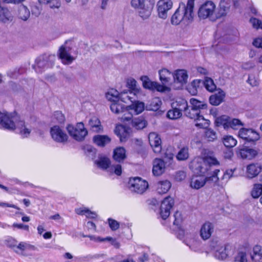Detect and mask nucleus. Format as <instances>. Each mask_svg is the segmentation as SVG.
Here are the masks:
<instances>
[{
	"instance_id": "f257e3e1",
	"label": "nucleus",
	"mask_w": 262,
	"mask_h": 262,
	"mask_svg": "<svg viewBox=\"0 0 262 262\" xmlns=\"http://www.w3.org/2000/svg\"><path fill=\"white\" fill-rule=\"evenodd\" d=\"M3 118V128L10 130H15L23 138L29 137L32 130L31 126L22 120L20 117L16 113H9L8 116L0 115Z\"/></svg>"
},
{
	"instance_id": "f03ea898",
	"label": "nucleus",
	"mask_w": 262,
	"mask_h": 262,
	"mask_svg": "<svg viewBox=\"0 0 262 262\" xmlns=\"http://www.w3.org/2000/svg\"><path fill=\"white\" fill-rule=\"evenodd\" d=\"M209 248L214 257L217 260L224 261H232L235 253V247L229 244H225L218 240H212Z\"/></svg>"
},
{
	"instance_id": "7ed1b4c3",
	"label": "nucleus",
	"mask_w": 262,
	"mask_h": 262,
	"mask_svg": "<svg viewBox=\"0 0 262 262\" xmlns=\"http://www.w3.org/2000/svg\"><path fill=\"white\" fill-rule=\"evenodd\" d=\"M106 99L111 102L110 108L112 112L119 114L123 113V116L128 114V106L125 105L119 101L118 97V92L114 89L110 90L105 94Z\"/></svg>"
},
{
	"instance_id": "20e7f679",
	"label": "nucleus",
	"mask_w": 262,
	"mask_h": 262,
	"mask_svg": "<svg viewBox=\"0 0 262 262\" xmlns=\"http://www.w3.org/2000/svg\"><path fill=\"white\" fill-rule=\"evenodd\" d=\"M219 172L220 170L215 169L213 171V174L208 177H205L204 175L194 176L191 179L190 186L193 189H199L207 182L216 184L219 180L217 174Z\"/></svg>"
},
{
	"instance_id": "39448f33",
	"label": "nucleus",
	"mask_w": 262,
	"mask_h": 262,
	"mask_svg": "<svg viewBox=\"0 0 262 262\" xmlns=\"http://www.w3.org/2000/svg\"><path fill=\"white\" fill-rule=\"evenodd\" d=\"M95 164L98 167L106 170L110 173H114L117 176L122 174V167L120 164H111L109 158L103 155H99L97 160L95 161Z\"/></svg>"
},
{
	"instance_id": "423d86ee",
	"label": "nucleus",
	"mask_w": 262,
	"mask_h": 262,
	"mask_svg": "<svg viewBox=\"0 0 262 262\" xmlns=\"http://www.w3.org/2000/svg\"><path fill=\"white\" fill-rule=\"evenodd\" d=\"M252 248L247 244L235 248L232 262H252Z\"/></svg>"
},
{
	"instance_id": "0eeeda50",
	"label": "nucleus",
	"mask_w": 262,
	"mask_h": 262,
	"mask_svg": "<svg viewBox=\"0 0 262 262\" xmlns=\"http://www.w3.org/2000/svg\"><path fill=\"white\" fill-rule=\"evenodd\" d=\"M182 112H184L186 116L189 113L187 102L185 99H181L177 101L176 103H173L172 109L167 113V117L170 119H177L182 116Z\"/></svg>"
},
{
	"instance_id": "6e6552de",
	"label": "nucleus",
	"mask_w": 262,
	"mask_h": 262,
	"mask_svg": "<svg viewBox=\"0 0 262 262\" xmlns=\"http://www.w3.org/2000/svg\"><path fill=\"white\" fill-rule=\"evenodd\" d=\"M56 57L54 55L44 54L36 58L33 68L37 73H41L45 69L52 67Z\"/></svg>"
},
{
	"instance_id": "1a4fd4ad",
	"label": "nucleus",
	"mask_w": 262,
	"mask_h": 262,
	"mask_svg": "<svg viewBox=\"0 0 262 262\" xmlns=\"http://www.w3.org/2000/svg\"><path fill=\"white\" fill-rule=\"evenodd\" d=\"M67 129L70 135L78 141L84 140L88 135V131L82 122L77 123L75 126L71 124L68 125Z\"/></svg>"
},
{
	"instance_id": "9d476101",
	"label": "nucleus",
	"mask_w": 262,
	"mask_h": 262,
	"mask_svg": "<svg viewBox=\"0 0 262 262\" xmlns=\"http://www.w3.org/2000/svg\"><path fill=\"white\" fill-rule=\"evenodd\" d=\"M195 0H187V4L181 2L172 16H193Z\"/></svg>"
},
{
	"instance_id": "9b49d317",
	"label": "nucleus",
	"mask_w": 262,
	"mask_h": 262,
	"mask_svg": "<svg viewBox=\"0 0 262 262\" xmlns=\"http://www.w3.org/2000/svg\"><path fill=\"white\" fill-rule=\"evenodd\" d=\"M144 103L139 101H136L135 99L132 104L128 106V114H125L121 117V120L123 122L129 121L132 119L133 115H138L142 113L144 110Z\"/></svg>"
},
{
	"instance_id": "f8f14e48",
	"label": "nucleus",
	"mask_w": 262,
	"mask_h": 262,
	"mask_svg": "<svg viewBox=\"0 0 262 262\" xmlns=\"http://www.w3.org/2000/svg\"><path fill=\"white\" fill-rule=\"evenodd\" d=\"M189 167L194 173L198 175H205L208 171V166L204 163V159L201 157L194 158Z\"/></svg>"
},
{
	"instance_id": "ddd939ff",
	"label": "nucleus",
	"mask_w": 262,
	"mask_h": 262,
	"mask_svg": "<svg viewBox=\"0 0 262 262\" xmlns=\"http://www.w3.org/2000/svg\"><path fill=\"white\" fill-rule=\"evenodd\" d=\"M129 188L132 191L142 194L148 187L147 181L139 177L130 178L128 182Z\"/></svg>"
},
{
	"instance_id": "4468645a",
	"label": "nucleus",
	"mask_w": 262,
	"mask_h": 262,
	"mask_svg": "<svg viewBox=\"0 0 262 262\" xmlns=\"http://www.w3.org/2000/svg\"><path fill=\"white\" fill-rule=\"evenodd\" d=\"M58 55L61 62L64 64H70L75 59L72 49L66 45H62L60 47Z\"/></svg>"
},
{
	"instance_id": "2eb2a0df",
	"label": "nucleus",
	"mask_w": 262,
	"mask_h": 262,
	"mask_svg": "<svg viewBox=\"0 0 262 262\" xmlns=\"http://www.w3.org/2000/svg\"><path fill=\"white\" fill-rule=\"evenodd\" d=\"M140 79L145 89L160 92H164L168 90V87L165 85L160 84L157 82L151 81L147 76H141Z\"/></svg>"
},
{
	"instance_id": "dca6fc26",
	"label": "nucleus",
	"mask_w": 262,
	"mask_h": 262,
	"mask_svg": "<svg viewBox=\"0 0 262 262\" xmlns=\"http://www.w3.org/2000/svg\"><path fill=\"white\" fill-rule=\"evenodd\" d=\"M238 137L246 142L254 143L259 139V134L251 128H242L238 132Z\"/></svg>"
},
{
	"instance_id": "f3484780",
	"label": "nucleus",
	"mask_w": 262,
	"mask_h": 262,
	"mask_svg": "<svg viewBox=\"0 0 262 262\" xmlns=\"http://www.w3.org/2000/svg\"><path fill=\"white\" fill-rule=\"evenodd\" d=\"M216 6L211 1H207L201 5L198 11V16H212L215 12Z\"/></svg>"
},
{
	"instance_id": "a211bd4d",
	"label": "nucleus",
	"mask_w": 262,
	"mask_h": 262,
	"mask_svg": "<svg viewBox=\"0 0 262 262\" xmlns=\"http://www.w3.org/2000/svg\"><path fill=\"white\" fill-rule=\"evenodd\" d=\"M52 138L56 142L64 143L68 140V136L59 126L55 125L50 129Z\"/></svg>"
},
{
	"instance_id": "6ab92c4d",
	"label": "nucleus",
	"mask_w": 262,
	"mask_h": 262,
	"mask_svg": "<svg viewBox=\"0 0 262 262\" xmlns=\"http://www.w3.org/2000/svg\"><path fill=\"white\" fill-rule=\"evenodd\" d=\"M173 205L174 200L170 196L166 197L162 202L160 214L163 220H166L169 216L170 210Z\"/></svg>"
},
{
	"instance_id": "aec40b11",
	"label": "nucleus",
	"mask_w": 262,
	"mask_h": 262,
	"mask_svg": "<svg viewBox=\"0 0 262 262\" xmlns=\"http://www.w3.org/2000/svg\"><path fill=\"white\" fill-rule=\"evenodd\" d=\"M172 6L173 2L171 0H159L156 5L159 16H167Z\"/></svg>"
},
{
	"instance_id": "412c9836",
	"label": "nucleus",
	"mask_w": 262,
	"mask_h": 262,
	"mask_svg": "<svg viewBox=\"0 0 262 262\" xmlns=\"http://www.w3.org/2000/svg\"><path fill=\"white\" fill-rule=\"evenodd\" d=\"M186 116L193 119L195 122V125L201 128H206L208 127L209 125V121L207 119H205L204 117L198 114V113H189L186 114Z\"/></svg>"
},
{
	"instance_id": "4be33fe9",
	"label": "nucleus",
	"mask_w": 262,
	"mask_h": 262,
	"mask_svg": "<svg viewBox=\"0 0 262 262\" xmlns=\"http://www.w3.org/2000/svg\"><path fill=\"white\" fill-rule=\"evenodd\" d=\"M148 140L154 152L160 153L162 149V146L161 139L159 135L156 133H150L148 135Z\"/></svg>"
},
{
	"instance_id": "5701e85b",
	"label": "nucleus",
	"mask_w": 262,
	"mask_h": 262,
	"mask_svg": "<svg viewBox=\"0 0 262 262\" xmlns=\"http://www.w3.org/2000/svg\"><path fill=\"white\" fill-rule=\"evenodd\" d=\"M173 78L175 83L179 84L177 89H180L187 81L188 74L184 70H178L173 74Z\"/></svg>"
},
{
	"instance_id": "b1692460",
	"label": "nucleus",
	"mask_w": 262,
	"mask_h": 262,
	"mask_svg": "<svg viewBox=\"0 0 262 262\" xmlns=\"http://www.w3.org/2000/svg\"><path fill=\"white\" fill-rule=\"evenodd\" d=\"M190 103L191 104V109L188 108V112L191 113H201V110L207 108V104L204 101H199L195 98H191L190 99Z\"/></svg>"
},
{
	"instance_id": "393cba45",
	"label": "nucleus",
	"mask_w": 262,
	"mask_h": 262,
	"mask_svg": "<svg viewBox=\"0 0 262 262\" xmlns=\"http://www.w3.org/2000/svg\"><path fill=\"white\" fill-rule=\"evenodd\" d=\"M257 155V151L252 148L247 147L238 148L237 155L241 156L242 159H252Z\"/></svg>"
},
{
	"instance_id": "a878e982",
	"label": "nucleus",
	"mask_w": 262,
	"mask_h": 262,
	"mask_svg": "<svg viewBox=\"0 0 262 262\" xmlns=\"http://www.w3.org/2000/svg\"><path fill=\"white\" fill-rule=\"evenodd\" d=\"M88 237H89L91 241L95 243H97L107 242H110L112 245L114 246L116 248H118L120 246V244L117 240L111 237H101L95 235H89Z\"/></svg>"
},
{
	"instance_id": "bb28decb",
	"label": "nucleus",
	"mask_w": 262,
	"mask_h": 262,
	"mask_svg": "<svg viewBox=\"0 0 262 262\" xmlns=\"http://www.w3.org/2000/svg\"><path fill=\"white\" fill-rule=\"evenodd\" d=\"M115 133L121 142H124L129 136L130 128L122 125H117Z\"/></svg>"
},
{
	"instance_id": "cd10ccee",
	"label": "nucleus",
	"mask_w": 262,
	"mask_h": 262,
	"mask_svg": "<svg viewBox=\"0 0 262 262\" xmlns=\"http://www.w3.org/2000/svg\"><path fill=\"white\" fill-rule=\"evenodd\" d=\"M165 169V163L162 159L156 158L154 160L152 172L155 176H160L164 172Z\"/></svg>"
},
{
	"instance_id": "c85d7f7f",
	"label": "nucleus",
	"mask_w": 262,
	"mask_h": 262,
	"mask_svg": "<svg viewBox=\"0 0 262 262\" xmlns=\"http://www.w3.org/2000/svg\"><path fill=\"white\" fill-rule=\"evenodd\" d=\"M214 227L212 224L210 222L204 223L200 230L201 237L204 239H208L213 231Z\"/></svg>"
},
{
	"instance_id": "c756f323",
	"label": "nucleus",
	"mask_w": 262,
	"mask_h": 262,
	"mask_svg": "<svg viewBox=\"0 0 262 262\" xmlns=\"http://www.w3.org/2000/svg\"><path fill=\"white\" fill-rule=\"evenodd\" d=\"M184 243L189 247V249L195 252H201L202 251V244L200 240L195 238H191L190 239H185Z\"/></svg>"
},
{
	"instance_id": "7c9ffc66",
	"label": "nucleus",
	"mask_w": 262,
	"mask_h": 262,
	"mask_svg": "<svg viewBox=\"0 0 262 262\" xmlns=\"http://www.w3.org/2000/svg\"><path fill=\"white\" fill-rule=\"evenodd\" d=\"M261 165L258 163H252L248 165L247 167V174L248 177L250 178L256 177L261 171Z\"/></svg>"
},
{
	"instance_id": "2f4dec72",
	"label": "nucleus",
	"mask_w": 262,
	"mask_h": 262,
	"mask_svg": "<svg viewBox=\"0 0 262 262\" xmlns=\"http://www.w3.org/2000/svg\"><path fill=\"white\" fill-rule=\"evenodd\" d=\"M159 78L162 85L168 84L173 77V74L166 69H163L159 71Z\"/></svg>"
},
{
	"instance_id": "473e14b6",
	"label": "nucleus",
	"mask_w": 262,
	"mask_h": 262,
	"mask_svg": "<svg viewBox=\"0 0 262 262\" xmlns=\"http://www.w3.org/2000/svg\"><path fill=\"white\" fill-rule=\"evenodd\" d=\"M252 262H262V246L256 245L252 248Z\"/></svg>"
},
{
	"instance_id": "72a5a7b5",
	"label": "nucleus",
	"mask_w": 262,
	"mask_h": 262,
	"mask_svg": "<svg viewBox=\"0 0 262 262\" xmlns=\"http://www.w3.org/2000/svg\"><path fill=\"white\" fill-rule=\"evenodd\" d=\"M76 213L80 215H85L87 218L96 219L98 215L96 212L92 211L88 208L84 207H80L75 209Z\"/></svg>"
},
{
	"instance_id": "f704fd0d",
	"label": "nucleus",
	"mask_w": 262,
	"mask_h": 262,
	"mask_svg": "<svg viewBox=\"0 0 262 262\" xmlns=\"http://www.w3.org/2000/svg\"><path fill=\"white\" fill-rule=\"evenodd\" d=\"M94 143L100 147H104L111 142V138L106 135H96L93 138Z\"/></svg>"
},
{
	"instance_id": "c9c22d12",
	"label": "nucleus",
	"mask_w": 262,
	"mask_h": 262,
	"mask_svg": "<svg viewBox=\"0 0 262 262\" xmlns=\"http://www.w3.org/2000/svg\"><path fill=\"white\" fill-rule=\"evenodd\" d=\"M136 96L134 95V93L130 91H123L120 94L118 93L119 101L122 103H127L128 101L133 102Z\"/></svg>"
},
{
	"instance_id": "e433bc0d",
	"label": "nucleus",
	"mask_w": 262,
	"mask_h": 262,
	"mask_svg": "<svg viewBox=\"0 0 262 262\" xmlns=\"http://www.w3.org/2000/svg\"><path fill=\"white\" fill-rule=\"evenodd\" d=\"M225 96L224 92L220 91L217 94L212 95L210 97L209 102L212 105H218L223 102Z\"/></svg>"
},
{
	"instance_id": "4c0bfd02",
	"label": "nucleus",
	"mask_w": 262,
	"mask_h": 262,
	"mask_svg": "<svg viewBox=\"0 0 262 262\" xmlns=\"http://www.w3.org/2000/svg\"><path fill=\"white\" fill-rule=\"evenodd\" d=\"M161 104L162 101L160 98L155 97L149 101L146 108L149 111H157L160 108Z\"/></svg>"
},
{
	"instance_id": "58836bf2",
	"label": "nucleus",
	"mask_w": 262,
	"mask_h": 262,
	"mask_svg": "<svg viewBox=\"0 0 262 262\" xmlns=\"http://www.w3.org/2000/svg\"><path fill=\"white\" fill-rule=\"evenodd\" d=\"M89 125L91 129L95 132H99L102 130L100 121L96 117H92L89 121Z\"/></svg>"
},
{
	"instance_id": "ea45409f",
	"label": "nucleus",
	"mask_w": 262,
	"mask_h": 262,
	"mask_svg": "<svg viewBox=\"0 0 262 262\" xmlns=\"http://www.w3.org/2000/svg\"><path fill=\"white\" fill-rule=\"evenodd\" d=\"M230 117L226 115H222L216 117L215 119V124L217 126H223L225 129H229V121Z\"/></svg>"
},
{
	"instance_id": "a19ab883",
	"label": "nucleus",
	"mask_w": 262,
	"mask_h": 262,
	"mask_svg": "<svg viewBox=\"0 0 262 262\" xmlns=\"http://www.w3.org/2000/svg\"><path fill=\"white\" fill-rule=\"evenodd\" d=\"M126 157L125 150L123 147H119L114 150V159L118 162L123 161Z\"/></svg>"
},
{
	"instance_id": "79ce46f5",
	"label": "nucleus",
	"mask_w": 262,
	"mask_h": 262,
	"mask_svg": "<svg viewBox=\"0 0 262 262\" xmlns=\"http://www.w3.org/2000/svg\"><path fill=\"white\" fill-rule=\"evenodd\" d=\"M132 125L137 129H141L144 128L146 125V121L142 117L135 118L132 120Z\"/></svg>"
},
{
	"instance_id": "37998d69",
	"label": "nucleus",
	"mask_w": 262,
	"mask_h": 262,
	"mask_svg": "<svg viewBox=\"0 0 262 262\" xmlns=\"http://www.w3.org/2000/svg\"><path fill=\"white\" fill-rule=\"evenodd\" d=\"M171 187V183L167 180L160 181L157 184V191L159 193H166Z\"/></svg>"
},
{
	"instance_id": "c03bdc74",
	"label": "nucleus",
	"mask_w": 262,
	"mask_h": 262,
	"mask_svg": "<svg viewBox=\"0 0 262 262\" xmlns=\"http://www.w3.org/2000/svg\"><path fill=\"white\" fill-rule=\"evenodd\" d=\"M174 221L173 224L176 226L177 228L180 230L183 234L184 231L181 230V225L183 222V217L182 214L179 211H176L173 215Z\"/></svg>"
},
{
	"instance_id": "a18cd8bd",
	"label": "nucleus",
	"mask_w": 262,
	"mask_h": 262,
	"mask_svg": "<svg viewBox=\"0 0 262 262\" xmlns=\"http://www.w3.org/2000/svg\"><path fill=\"white\" fill-rule=\"evenodd\" d=\"M127 86L130 89L129 91L134 93V95H137L140 93V90L137 87V81L134 79H128Z\"/></svg>"
},
{
	"instance_id": "49530a36",
	"label": "nucleus",
	"mask_w": 262,
	"mask_h": 262,
	"mask_svg": "<svg viewBox=\"0 0 262 262\" xmlns=\"http://www.w3.org/2000/svg\"><path fill=\"white\" fill-rule=\"evenodd\" d=\"M223 143L226 147L231 148L236 145L237 141L231 136H226L224 137Z\"/></svg>"
},
{
	"instance_id": "de8ad7c7",
	"label": "nucleus",
	"mask_w": 262,
	"mask_h": 262,
	"mask_svg": "<svg viewBox=\"0 0 262 262\" xmlns=\"http://www.w3.org/2000/svg\"><path fill=\"white\" fill-rule=\"evenodd\" d=\"M206 89L209 92H213L216 89V85L213 80L210 78L206 77L205 80L203 81V84Z\"/></svg>"
},
{
	"instance_id": "09e8293b",
	"label": "nucleus",
	"mask_w": 262,
	"mask_h": 262,
	"mask_svg": "<svg viewBox=\"0 0 262 262\" xmlns=\"http://www.w3.org/2000/svg\"><path fill=\"white\" fill-rule=\"evenodd\" d=\"M262 194V184H256L254 185L251 191V195L253 198H258Z\"/></svg>"
},
{
	"instance_id": "8fccbe9b",
	"label": "nucleus",
	"mask_w": 262,
	"mask_h": 262,
	"mask_svg": "<svg viewBox=\"0 0 262 262\" xmlns=\"http://www.w3.org/2000/svg\"><path fill=\"white\" fill-rule=\"evenodd\" d=\"M5 244L7 247L13 249L15 252H17V251L15 250L17 241L13 237L11 236L7 237L5 239Z\"/></svg>"
},
{
	"instance_id": "3c124183",
	"label": "nucleus",
	"mask_w": 262,
	"mask_h": 262,
	"mask_svg": "<svg viewBox=\"0 0 262 262\" xmlns=\"http://www.w3.org/2000/svg\"><path fill=\"white\" fill-rule=\"evenodd\" d=\"M203 158L204 160V163L208 166V170L211 166L217 165L219 164V162L217 159L211 156L205 157Z\"/></svg>"
},
{
	"instance_id": "603ef678",
	"label": "nucleus",
	"mask_w": 262,
	"mask_h": 262,
	"mask_svg": "<svg viewBox=\"0 0 262 262\" xmlns=\"http://www.w3.org/2000/svg\"><path fill=\"white\" fill-rule=\"evenodd\" d=\"M243 123H242L241 120H239V119H231L230 118H229V124H228L229 129L232 128L233 129H236L238 128V127H239L241 126H243Z\"/></svg>"
},
{
	"instance_id": "864d4df0",
	"label": "nucleus",
	"mask_w": 262,
	"mask_h": 262,
	"mask_svg": "<svg viewBox=\"0 0 262 262\" xmlns=\"http://www.w3.org/2000/svg\"><path fill=\"white\" fill-rule=\"evenodd\" d=\"M188 148L183 147L178 153L177 158L179 160H185L188 158Z\"/></svg>"
},
{
	"instance_id": "5fc2aeb1",
	"label": "nucleus",
	"mask_w": 262,
	"mask_h": 262,
	"mask_svg": "<svg viewBox=\"0 0 262 262\" xmlns=\"http://www.w3.org/2000/svg\"><path fill=\"white\" fill-rule=\"evenodd\" d=\"M145 0H132L131 5L135 8L145 9Z\"/></svg>"
},
{
	"instance_id": "6e6d98bb",
	"label": "nucleus",
	"mask_w": 262,
	"mask_h": 262,
	"mask_svg": "<svg viewBox=\"0 0 262 262\" xmlns=\"http://www.w3.org/2000/svg\"><path fill=\"white\" fill-rule=\"evenodd\" d=\"M247 82L252 87L257 86L259 84L258 78L253 74L249 75Z\"/></svg>"
},
{
	"instance_id": "4d7b16f0",
	"label": "nucleus",
	"mask_w": 262,
	"mask_h": 262,
	"mask_svg": "<svg viewBox=\"0 0 262 262\" xmlns=\"http://www.w3.org/2000/svg\"><path fill=\"white\" fill-rule=\"evenodd\" d=\"M38 1L40 3H49L51 8H58L60 6V3L59 0H38Z\"/></svg>"
},
{
	"instance_id": "13d9d810",
	"label": "nucleus",
	"mask_w": 262,
	"mask_h": 262,
	"mask_svg": "<svg viewBox=\"0 0 262 262\" xmlns=\"http://www.w3.org/2000/svg\"><path fill=\"white\" fill-rule=\"evenodd\" d=\"M250 22L252 25V26L254 28H255L256 29H262L261 21L256 17H251Z\"/></svg>"
},
{
	"instance_id": "bf43d9fd",
	"label": "nucleus",
	"mask_w": 262,
	"mask_h": 262,
	"mask_svg": "<svg viewBox=\"0 0 262 262\" xmlns=\"http://www.w3.org/2000/svg\"><path fill=\"white\" fill-rule=\"evenodd\" d=\"M205 137L209 141H213L216 138V135L213 130L207 129L205 132Z\"/></svg>"
},
{
	"instance_id": "052dcab7",
	"label": "nucleus",
	"mask_w": 262,
	"mask_h": 262,
	"mask_svg": "<svg viewBox=\"0 0 262 262\" xmlns=\"http://www.w3.org/2000/svg\"><path fill=\"white\" fill-rule=\"evenodd\" d=\"M108 222L110 227L112 230L115 231L119 228V223L117 221L112 219H108Z\"/></svg>"
},
{
	"instance_id": "680f3d73",
	"label": "nucleus",
	"mask_w": 262,
	"mask_h": 262,
	"mask_svg": "<svg viewBox=\"0 0 262 262\" xmlns=\"http://www.w3.org/2000/svg\"><path fill=\"white\" fill-rule=\"evenodd\" d=\"M32 247H34V246L25 242H20L18 244V245H16L15 250L19 249L21 251H24L26 249H30Z\"/></svg>"
},
{
	"instance_id": "e2e57ef3",
	"label": "nucleus",
	"mask_w": 262,
	"mask_h": 262,
	"mask_svg": "<svg viewBox=\"0 0 262 262\" xmlns=\"http://www.w3.org/2000/svg\"><path fill=\"white\" fill-rule=\"evenodd\" d=\"M31 13L29 11L28 15H30L31 14L34 16H38V15L40 14V9L38 6H32L31 7Z\"/></svg>"
},
{
	"instance_id": "0e129e2a",
	"label": "nucleus",
	"mask_w": 262,
	"mask_h": 262,
	"mask_svg": "<svg viewBox=\"0 0 262 262\" xmlns=\"http://www.w3.org/2000/svg\"><path fill=\"white\" fill-rule=\"evenodd\" d=\"M54 118H55L57 121L59 123H62L64 120V117L61 112L56 111L54 114Z\"/></svg>"
},
{
	"instance_id": "69168bd1",
	"label": "nucleus",
	"mask_w": 262,
	"mask_h": 262,
	"mask_svg": "<svg viewBox=\"0 0 262 262\" xmlns=\"http://www.w3.org/2000/svg\"><path fill=\"white\" fill-rule=\"evenodd\" d=\"M186 177V172L184 171H178L176 174V179L179 181H181L184 180Z\"/></svg>"
},
{
	"instance_id": "338daca9",
	"label": "nucleus",
	"mask_w": 262,
	"mask_h": 262,
	"mask_svg": "<svg viewBox=\"0 0 262 262\" xmlns=\"http://www.w3.org/2000/svg\"><path fill=\"white\" fill-rule=\"evenodd\" d=\"M234 172V170L232 169H228L224 173L223 176V179L226 180L227 181L233 175Z\"/></svg>"
},
{
	"instance_id": "774afa93",
	"label": "nucleus",
	"mask_w": 262,
	"mask_h": 262,
	"mask_svg": "<svg viewBox=\"0 0 262 262\" xmlns=\"http://www.w3.org/2000/svg\"><path fill=\"white\" fill-rule=\"evenodd\" d=\"M253 45L256 48H262V38L257 37L254 39Z\"/></svg>"
}]
</instances>
